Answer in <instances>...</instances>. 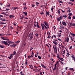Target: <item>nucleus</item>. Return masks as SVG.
Here are the masks:
<instances>
[{"label": "nucleus", "instance_id": "obj_1", "mask_svg": "<svg viewBox=\"0 0 75 75\" xmlns=\"http://www.w3.org/2000/svg\"><path fill=\"white\" fill-rule=\"evenodd\" d=\"M41 26L42 27V30H45V28L46 30L47 29V27L46 25H44V24L41 23ZM44 27L45 28H44Z\"/></svg>", "mask_w": 75, "mask_h": 75}, {"label": "nucleus", "instance_id": "obj_2", "mask_svg": "<svg viewBox=\"0 0 75 75\" xmlns=\"http://www.w3.org/2000/svg\"><path fill=\"white\" fill-rule=\"evenodd\" d=\"M53 47L54 48V52L55 54H57V47L56 46H55L54 47V46H53Z\"/></svg>", "mask_w": 75, "mask_h": 75}, {"label": "nucleus", "instance_id": "obj_3", "mask_svg": "<svg viewBox=\"0 0 75 75\" xmlns=\"http://www.w3.org/2000/svg\"><path fill=\"white\" fill-rule=\"evenodd\" d=\"M64 41L65 42H69V38L67 37H66L64 40Z\"/></svg>", "mask_w": 75, "mask_h": 75}, {"label": "nucleus", "instance_id": "obj_4", "mask_svg": "<svg viewBox=\"0 0 75 75\" xmlns=\"http://www.w3.org/2000/svg\"><path fill=\"white\" fill-rule=\"evenodd\" d=\"M1 42L2 44H4L6 45H8V43H7V42L5 41H1Z\"/></svg>", "mask_w": 75, "mask_h": 75}, {"label": "nucleus", "instance_id": "obj_5", "mask_svg": "<svg viewBox=\"0 0 75 75\" xmlns=\"http://www.w3.org/2000/svg\"><path fill=\"white\" fill-rule=\"evenodd\" d=\"M17 45V44H13L12 45H10V47H13V48H14V47H15Z\"/></svg>", "mask_w": 75, "mask_h": 75}, {"label": "nucleus", "instance_id": "obj_6", "mask_svg": "<svg viewBox=\"0 0 75 75\" xmlns=\"http://www.w3.org/2000/svg\"><path fill=\"white\" fill-rule=\"evenodd\" d=\"M62 23L63 25H64L65 26H67V23H66V22L64 21H62Z\"/></svg>", "mask_w": 75, "mask_h": 75}, {"label": "nucleus", "instance_id": "obj_7", "mask_svg": "<svg viewBox=\"0 0 75 75\" xmlns=\"http://www.w3.org/2000/svg\"><path fill=\"white\" fill-rule=\"evenodd\" d=\"M50 16V12H46V16Z\"/></svg>", "mask_w": 75, "mask_h": 75}, {"label": "nucleus", "instance_id": "obj_8", "mask_svg": "<svg viewBox=\"0 0 75 75\" xmlns=\"http://www.w3.org/2000/svg\"><path fill=\"white\" fill-rule=\"evenodd\" d=\"M12 10H16V9H17V8H18V7H12Z\"/></svg>", "mask_w": 75, "mask_h": 75}, {"label": "nucleus", "instance_id": "obj_9", "mask_svg": "<svg viewBox=\"0 0 75 75\" xmlns=\"http://www.w3.org/2000/svg\"><path fill=\"white\" fill-rule=\"evenodd\" d=\"M53 44H55V46H56V45H57V43H57V42L55 41H53Z\"/></svg>", "mask_w": 75, "mask_h": 75}, {"label": "nucleus", "instance_id": "obj_10", "mask_svg": "<svg viewBox=\"0 0 75 75\" xmlns=\"http://www.w3.org/2000/svg\"><path fill=\"white\" fill-rule=\"evenodd\" d=\"M18 28H17V30L18 31H21V28L19 27V26L18 27Z\"/></svg>", "mask_w": 75, "mask_h": 75}, {"label": "nucleus", "instance_id": "obj_11", "mask_svg": "<svg viewBox=\"0 0 75 75\" xmlns=\"http://www.w3.org/2000/svg\"><path fill=\"white\" fill-rule=\"evenodd\" d=\"M71 57L72 59H73L74 60V61L75 62V57L73 55H71Z\"/></svg>", "mask_w": 75, "mask_h": 75}, {"label": "nucleus", "instance_id": "obj_12", "mask_svg": "<svg viewBox=\"0 0 75 75\" xmlns=\"http://www.w3.org/2000/svg\"><path fill=\"white\" fill-rule=\"evenodd\" d=\"M8 43V44H13V43H14V42H11V41H9L7 42Z\"/></svg>", "mask_w": 75, "mask_h": 75}, {"label": "nucleus", "instance_id": "obj_13", "mask_svg": "<svg viewBox=\"0 0 75 75\" xmlns=\"http://www.w3.org/2000/svg\"><path fill=\"white\" fill-rule=\"evenodd\" d=\"M1 38H2L3 40H6V41H8V39H5V38H4L3 37H1Z\"/></svg>", "mask_w": 75, "mask_h": 75}, {"label": "nucleus", "instance_id": "obj_14", "mask_svg": "<svg viewBox=\"0 0 75 75\" xmlns=\"http://www.w3.org/2000/svg\"><path fill=\"white\" fill-rule=\"evenodd\" d=\"M44 23L45 25H46V26H47L48 25H49L48 24V23H46V22L45 21L44 22Z\"/></svg>", "mask_w": 75, "mask_h": 75}, {"label": "nucleus", "instance_id": "obj_15", "mask_svg": "<svg viewBox=\"0 0 75 75\" xmlns=\"http://www.w3.org/2000/svg\"><path fill=\"white\" fill-rule=\"evenodd\" d=\"M41 65L42 66V67L43 68H45L46 67H45V65H43L41 63Z\"/></svg>", "mask_w": 75, "mask_h": 75}, {"label": "nucleus", "instance_id": "obj_16", "mask_svg": "<svg viewBox=\"0 0 75 75\" xmlns=\"http://www.w3.org/2000/svg\"><path fill=\"white\" fill-rule=\"evenodd\" d=\"M23 14H24L26 16H27V12H23Z\"/></svg>", "mask_w": 75, "mask_h": 75}, {"label": "nucleus", "instance_id": "obj_17", "mask_svg": "<svg viewBox=\"0 0 75 75\" xmlns=\"http://www.w3.org/2000/svg\"><path fill=\"white\" fill-rule=\"evenodd\" d=\"M59 59L61 61H64V59L62 58L59 57Z\"/></svg>", "mask_w": 75, "mask_h": 75}, {"label": "nucleus", "instance_id": "obj_18", "mask_svg": "<svg viewBox=\"0 0 75 75\" xmlns=\"http://www.w3.org/2000/svg\"><path fill=\"white\" fill-rule=\"evenodd\" d=\"M14 17V16L13 15H10L9 16V18H10L11 19L12 18H13V17Z\"/></svg>", "mask_w": 75, "mask_h": 75}, {"label": "nucleus", "instance_id": "obj_19", "mask_svg": "<svg viewBox=\"0 0 75 75\" xmlns=\"http://www.w3.org/2000/svg\"><path fill=\"white\" fill-rule=\"evenodd\" d=\"M68 15L69 16H72V13H69L68 14Z\"/></svg>", "mask_w": 75, "mask_h": 75}, {"label": "nucleus", "instance_id": "obj_20", "mask_svg": "<svg viewBox=\"0 0 75 75\" xmlns=\"http://www.w3.org/2000/svg\"><path fill=\"white\" fill-rule=\"evenodd\" d=\"M59 57H60V55H59L58 54H57V57L58 58H59Z\"/></svg>", "mask_w": 75, "mask_h": 75}, {"label": "nucleus", "instance_id": "obj_21", "mask_svg": "<svg viewBox=\"0 0 75 75\" xmlns=\"http://www.w3.org/2000/svg\"><path fill=\"white\" fill-rule=\"evenodd\" d=\"M57 20L58 21H60V20H61V18H60V17L59 18H57Z\"/></svg>", "mask_w": 75, "mask_h": 75}, {"label": "nucleus", "instance_id": "obj_22", "mask_svg": "<svg viewBox=\"0 0 75 75\" xmlns=\"http://www.w3.org/2000/svg\"><path fill=\"white\" fill-rule=\"evenodd\" d=\"M0 47L1 48H4V46H3L2 45H0Z\"/></svg>", "mask_w": 75, "mask_h": 75}, {"label": "nucleus", "instance_id": "obj_23", "mask_svg": "<svg viewBox=\"0 0 75 75\" xmlns=\"http://www.w3.org/2000/svg\"><path fill=\"white\" fill-rule=\"evenodd\" d=\"M6 23H7V22H6V23L0 22V24H5Z\"/></svg>", "mask_w": 75, "mask_h": 75}, {"label": "nucleus", "instance_id": "obj_24", "mask_svg": "<svg viewBox=\"0 0 75 75\" xmlns=\"http://www.w3.org/2000/svg\"><path fill=\"white\" fill-rule=\"evenodd\" d=\"M29 66H30V68H31V69H33V68H33V65H29Z\"/></svg>", "mask_w": 75, "mask_h": 75}, {"label": "nucleus", "instance_id": "obj_25", "mask_svg": "<svg viewBox=\"0 0 75 75\" xmlns=\"http://www.w3.org/2000/svg\"><path fill=\"white\" fill-rule=\"evenodd\" d=\"M20 41L18 40V41L16 42H15L16 43V44H18L20 43Z\"/></svg>", "mask_w": 75, "mask_h": 75}, {"label": "nucleus", "instance_id": "obj_26", "mask_svg": "<svg viewBox=\"0 0 75 75\" xmlns=\"http://www.w3.org/2000/svg\"><path fill=\"white\" fill-rule=\"evenodd\" d=\"M64 26H63L61 27H60V28H59L60 29H64Z\"/></svg>", "mask_w": 75, "mask_h": 75}, {"label": "nucleus", "instance_id": "obj_27", "mask_svg": "<svg viewBox=\"0 0 75 75\" xmlns=\"http://www.w3.org/2000/svg\"><path fill=\"white\" fill-rule=\"evenodd\" d=\"M14 55V54H11L10 55V57H11V58H13V56Z\"/></svg>", "mask_w": 75, "mask_h": 75}, {"label": "nucleus", "instance_id": "obj_28", "mask_svg": "<svg viewBox=\"0 0 75 75\" xmlns=\"http://www.w3.org/2000/svg\"><path fill=\"white\" fill-rule=\"evenodd\" d=\"M59 17L60 18V20H62V18L64 17V16H63V15L62 16H60Z\"/></svg>", "mask_w": 75, "mask_h": 75}, {"label": "nucleus", "instance_id": "obj_29", "mask_svg": "<svg viewBox=\"0 0 75 75\" xmlns=\"http://www.w3.org/2000/svg\"><path fill=\"white\" fill-rule=\"evenodd\" d=\"M24 10H27V7H26V6H25L23 7Z\"/></svg>", "mask_w": 75, "mask_h": 75}, {"label": "nucleus", "instance_id": "obj_30", "mask_svg": "<svg viewBox=\"0 0 75 75\" xmlns=\"http://www.w3.org/2000/svg\"><path fill=\"white\" fill-rule=\"evenodd\" d=\"M16 51H14L13 52V55H16Z\"/></svg>", "mask_w": 75, "mask_h": 75}, {"label": "nucleus", "instance_id": "obj_31", "mask_svg": "<svg viewBox=\"0 0 75 75\" xmlns=\"http://www.w3.org/2000/svg\"><path fill=\"white\" fill-rule=\"evenodd\" d=\"M73 68H70L69 69V70H71V71H75L73 69Z\"/></svg>", "mask_w": 75, "mask_h": 75}, {"label": "nucleus", "instance_id": "obj_32", "mask_svg": "<svg viewBox=\"0 0 75 75\" xmlns=\"http://www.w3.org/2000/svg\"><path fill=\"white\" fill-rule=\"evenodd\" d=\"M2 21H7V20H5L4 19H2Z\"/></svg>", "mask_w": 75, "mask_h": 75}, {"label": "nucleus", "instance_id": "obj_33", "mask_svg": "<svg viewBox=\"0 0 75 75\" xmlns=\"http://www.w3.org/2000/svg\"><path fill=\"white\" fill-rule=\"evenodd\" d=\"M63 17H64V18H66L67 17V15H63Z\"/></svg>", "mask_w": 75, "mask_h": 75}, {"label": "nucleus", "instance_id": "obj_34", "mask_svg": "<svg viewBox=\"0 0 75 75\" xmlns=\"http://www.w3.org/2000/svg\"><path fill=\"white\" fill-rule=\"evenodd\" d=\"M36 27H38V28H40V25H38V24L36 25Z\"/></svg>", "mask_w": 75, "mask_h": 75}, {"label": "nucleus", "instance_id": "obj_35", "mask_svg": "<svg viewBox=\"0 0 75 75\" xmlns=\"http://www.w3.org/2000/svg\"><path fill=\"white\" fill-rule=\"evenodd\" d=\"M38 59H41V57H40V56L39 55L38 56Z\"/></svg>", "mask_w": 75, "mask_h": 75}, {"label": "nucleus", "instance_id": "obj_36", "mask_svg": "<svg viewBox=\"0 0 75 75\" xmlns=\"http://www.w3.org/2000/svg\"><path fill=\"white\" fill-rule=\"evenodd\" d=\"M58 13L59 14H60L61 12H60V11L59 10H58Z\"/></svg>", "mask_w": 75, "mask_h": 75}, {"label": "nucleus", "instance_id": "obj_37", "mask_svg": "<svg viewBox=\"0 0 75 75\" xmlns=\"http://www.w3.org/2000/svg\"><path fill=\"white\" fill-rule=\"evenodd\" d=\"M61 11H62V12H63V13H65V11H63V10H62V9L61 10Z\"/></svg>", "mask_w": 75, "mask_h": 75}, {"label": "nucleus", "instance_id": "obj_38", "mask_svg": "<svg viewBox=\"0 0 75 75\" xmlns=\"http://www.w3.org/2000/svg\"><path fill=\"white\" fill-rule=\"evenodd\" d=\"M59 2V3H62L63 2L62 1H58Z\"/></svg>", "mask_w": 75, "mask_h": 75}, {"label": "nucleus", "instance_id": "obj_39", "mask_svg": "<svg viewBox=\"0 0 75 75\" xmlns=\"http://www.w3.org/2000/svg\"><path fill=\"white\" fill-rule=\"evenodd\" d=\"M68 19L69 20H71V17L70 16H69Z\"/></svg>", "mask_w": 75, "mask_h": 75}, {"label": "nucleus", "instance_id": "obj_40", "mask_svg": "<svg viewBox=\"0 0 75 75\" xmlns=\"http://www.w3.org/2000/svg\"><path fill=\"white\" fill-rule=\"evenodd\" d=\"M56 68H57V67H54V68L53 69V71H55V70L56 69Z\"/></svg>", "mask_w": 75, "mask_h": 75}, {"label": "nucleus", "instance_id": "obj_41", "mask_svg": "<svg viewBox=\"0 0 75 75\" xmlns=\"http://www.w3.org/2000/svg\"><path fill=\"white\" fill-rule=\"evenodd\" d=\"M32 57H33L34 55V54L33 52H32Z\"/></svg>", "mask_w": 75, "mask_h": 75}, {"label": "nucleus", "instance_id": "obj_42", "mask_svg": "<svg viewBox=\"0 0 75 75\" xmlns=\"http://www.w3.org/2000/svg\"><path fill=\"white\" fill-rule=\"evenodd\" d=\"M58 40L59 41H61V42H62V40H61V39H60L59 38H58Z\"/></svg>", "mask_w": 75, "mask_h": 75}, {"label": "nucleus", "instance_id": "obj_43", "mask_svg": "<svg viewBox=\"0 0 75 75\" xmlns=\"http://www.w3.org/2000/svg\"><path fill=\"white\" fill-rule=\"evenodd\" d=\"M71 35H73V36H75V34H74L72 33H71Z\"/></svg>", "mask_w": 75, "mask_h": 75}, {"label": "nucleus", "instance_id": "obj_44", "mask_svg": "<svg viewBox=\"0 0 75 75\" xmlns=\"http://www.w3.org/2000/svg\"><path fill=\"white\" fill-rule=\"evenodd\" d=\"M72 24H73V23H70V26H69V27H71V26H72Z\"/></svg>", "mask_w": 75, "mask_h": 75}, {"label": "nucleus", "instance_id": "obj_45", "mask_svg": "<svg viewBox=\"0 0 75 75\" xmlns=\"http://www.w3.org/2000/svg\"><path fill=\"white\" fill-rule=\"evenodd\" d=\"M7 7H10V5L9 4L7 6Z\"/></svg>", "mask_w": 75, "mask_h": 75}, {"label": "nucleus", "instance_id": "obj_46", "mask_svg": "<svg viewBox=\"0 0 75 75\" xmlns=\"http://www.w3.org/2000/svg\"><path fill=\"white\" fill-rule=\"evenodd\" d=\"M67 54L68 55L67 56V57H69V55H70V54H69V53H68V52H67Z\"/></svg>", "mask_w": 75, "mask_h": 75}, {"label": "nucleus", "instance_id": "obj_47", "mask_svg": "<svg viewBox=\"0 0 75 75\" xmlns=\"http://www.w3.org/2000/svg\"><path fill=\"white\" fill-rule=\"evenodd\" d=\"M60 32H61V33H62V30H60V31H59V33Z\"/></svg>", "mask_w": 75, "mask_h": 75}, {"label": "nucleus", "instance_id": "obj_48", "mask_svg": "<svg viewBox=\"0 0 75 75\" xmlns=\"http://www.w3.org/2000/svg\"><path fill=\"white\" fill-rule=\"evenodd\" d=\"M33 38V37L32 36H31L30 37V40H32Z\"/></svg>", "mask_w": 75, "mask_h": 75}, {"label": "nucleus", "instance_id": "obj_49", "mask_svg": "<svg viewBox=\"0 0 75 75\" xmlns=\"http://www.w3.org/2000/svg\"><path fill=\"white\" fill-rule=\"evenodd\" d=\"M40 14H41V15H42V14H44V12H42L41 13H40Z\"/></svg>", "mask_w": 75, "mask_h": 75}, {"label": "nucleus", "instance_id": "obj_50", "mask_svg": "<svg viewBox=\"0 0 75 75\" xmlns=\"http://www.w3.org/2000/svg\"><path fill=\"white\" fill-rule=\"evenodd\" d=\"M31 33H30L29 34V35L28 37H30V36H31Z\"/></svg>", "mask_w": 75, "mask_h": 75}, {"label": "nucleus", "instance_id": "obj_51", "mask_svg": "<svg viewBox=\"0 0 75 75\" xmlns=\"http://www.w3.org/2000/svg\"><path fill=\"white\" fill-rule=\"evenodd\" d=\"M72 46H71L69 48V49H70H70L71 50V49H72Z\"/></svg>", "mask_w": 75, "mask_h": 75}, {"label": "nucleus", "instance_id": "obj_52", "mask_svg": "<svg viewBox=\"0 0 75 75\" xmlns=\"http://www.w3.org/2000/svg\"><path fill=\"white\" fill-rule=\"evenodd\" d=\"M40 4V3H39L38 2H36V5H37L38 4Z\"/></svg>", "mask_w": 75, "mask_h": 75}, {"label": "nucleus", "instance_id": "obj_53", "mask_svg": "<svg viewBox=\"0 0 75 75\" xmlns=\"http://www.w3.org/2000/svg\"><path fill=\"white\" fill-rule=\"evenodd\" d=\"M68 11L69 13H71V10H70V9H69Z\"/></svg>", "mask_w": 75, "mask_h": 75}, {"label": "nucleus", "instance_id": "obj_54", "mask_svg": "<svg viewBox=\"0 0 75 75\" xmlns=\"http://www.w3.org/2000/svg\"><path fill=\"white\" fill-rule=\"evenodd\" d=\"M65 50H64V51H63V54H65Z\"/></svg>", "mask_w": 75, "mask_h": 75}, {"label": "nucleus", "instance_id": "obj_55", "mask_svg": "<svg viewBox=\"0 0 75 75\" xmlns=\"http://www.w3.org/2000/svg\"><path fill=\"white\" fill-rule=\"evenodd\" d=\"M69 4H72V2H69Z\"/></svg>", "mask_w": 75, "mask_h": 75}, {"label": "nucleus", "instance_id": "obj_56", "mask_svg": "<svg viewBox=\"0 0 75 75\" xmlns=\"http://www.w3.org/2000/svg\"><path fill=\"white\" fill-rule=\"evenodd\" d=\"M53 36L54 37V38H56V36L55 35H53Z\"/></svg>", "mask_w": 75, "mask_h": 75}, {"label": "nucleus", "instance_id": "obj_57", "mask_svg": "<svg viewBox=\"0 0 75 75\" xmlns=\"http://www.w3.org/2000/svg\"><path fill=\"white\" fill-rule=\"evenodd\" d=\"M73 19H75V17L74 16H73Z\"/></svg>", "mask_w": 75, "mask_h": 75}, {"label": "nucleus", "instance_id": "obj_58", "mask_svg": "<svg viewBox=\"0 0 75 75\" xmlns=\"http://www.w3.org/2000/svg\"><path fill=\"white\" fill-rule=\"evenodd\" d=\"M35 35L36 36V37H38V34H37V33H36L35 34Z\"/></svg>", "mask_w": 75, "mask_h": 75}, {"label": "nucleus", "instance_id": "obj_59", "mask_svg": "<svg viewBox=\"0 0 75 75\" xmlns=\"http://www.w3.org/2000/svg\"><path fill=\"white\" fill-rule=\"evenodd\" d=\"M32 6L33 7H35V5H34V4H33L32 5Z\"/></svg>", "mask_w": 75, "mask_h": 75}, {"label": "nucleus", "instance_id": "obj_60", "mask_svg": "<svg viewBox=\"0 0 75 75\" xmlns=\"http://www.w3.org/2000/svg\"><path fill=\"white\" fill-rule=\"evenodd\" d=\"M54 9V8L52 7L51 8V10H52V11H53V9Z\"/></svg>", "mask_w": 75, "mask_h": 75}, {"label": "nucleus", "instance_id": "obj_61", "mask_svg": "<svg viewBox=\"0 0 75 75\" xmlns=\"http://www.w3.org/2000/svg\"><path fill=\"white\" fill-rule=\"evenodd\" d=\"M49 25H48L47 26H47V29H48V28H49Z\"/></svg>", "mask_w": 75, "mask_h": 75}, {"label": "nucleus", "instance_id": "obj_62", "mask_svg": "<svg viewBox=\"0 0 75 75\" xmlns=\"http://www.w3.org/2000/svg\"><path fill=\"white\" fill-rule=\"evenodd\" d=\"M72 26H75V23H73Z\"/></svg>", "mask_w": 75, "mask_h": 75}, {"label": "nucleus", "instance_id": "obj_63", "mask_svg": "<svg viewBox=\"0 0 75 75\" xmlns=\"http://www.w3.org/2000/svg\"><path fill=\"white\" fill-rule=\"evenodd\" d=\"M34 27H36V25H35V24L34 25Z\"/></svg>", "mask_w": 75, "mask_h": 75}, {"label": "nucleus", "instance_id": "obj_64", "mask_svg": "<svg viewBox=\"0 0 75 75\" xmlns=\"http://www.w3.org/2000/svg\"><path fill=\"white\" fill-rule=\"evenodd\" d=\"M37 54H35V57H37Z\"/></svg>", "mask_w": 75, "mask_h": 75}]
</instances>
